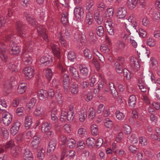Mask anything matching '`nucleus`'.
<instances>
[{
  "label": "nucleus",
  "instance_id": "f257e3e1",
  "mask_svg": "<svg viewBox=\"0 0 160 160\" xmlns=\"http://www.w3.org/2000/svg\"><path fill=\"white\" fill-rule=\"evenodd\" d=\"M25 47L22 51L23 60L26 64H30L32 62V59L30 52L32 51L34 43L32 41H28L25 40Z\"/></svg>",
  "mask_w": 160,
  "mask_h": 160
},
{
  "label": "nucleus",
  "instance_id": "f03ea898",
  "mask_svg": "<svg viewBox=\"0 0 160 160\" xmlns=\"http://www.w3.org/2000/svg\"><path fill=\"white\" fill-rule=\"evenodd\" d=\"M51 48L54 55L59 58L58 67L62 73L67 72V68L63 63V60L60 58V52L59 47L55 44H51Z\"/></svg>",
  "mask_w": 160,
  "mask_h": 160
},
{
  "label": "nucleus",
  "instance_id": "7ed1b4c3",
  "mask_svg": "<svg viewBox=\"0 0 160 160\" xmlns=\"http://www.w3.org/2000/svg\"><path fill=\"white\" fill-rule=\"evenodd\" d=\"M126 33L123 32L122 34V37L125 41L128 43H130L133 47L136 48L138 44L137 43L134 39V38L130 36L129 32Z\"/></svg>",
  "mask_w": 160,
  "mask_h": 160
},
{
  "label": "nucleus",
  "instance_id": "20e7f679",
  "mask_svg": "<svg viewBox=\"0 0 160 160\" xmlns=\"http://www.w3.org/2000/svg\"><path fill=\"white\" fill-rule=\"evenodd\" d=\"M2 119L3 123L7 126H9L12 121V115L7 111L3 112L2 115Z\"/></svg>",
  "mask_w": 160,
  "mask_h": 160
},
{
  "label": "nucleus",
  "instance_id": "39448f33",
  "mask_svg": "<svg viewBox=\"0 0 160 160\" xmlns=\"http://www.w3.org/2000/svg\"><path fill=\"white\" fill-rule=\"evenodd\" d=\"M16 26L17 31L19 35L21 37H26V32L24 31L25 26L22 24V22L18 21L17 22Z\"/></svg>",
  "mask_w": 160,
  "mask_h": 160
},
{
  "label": "nucleus",
  "instance_id": "423d86ee",
  "mask_svg": "<svg viewBox=\"0 0 160 160\" xmlns=\"http://www.w3.org/2000/svg\"><path fill=\"white\" fill-rule=\"evenodd\" d=\"M37 30L39 35H41L43 39L46 42H48L49 39L46 33V29L44 26H39L37 28Z\"/></svg>",
  "mask_w": 160,
  "mask_h": 160
},
{
  "label": "nucleus",
  "instance_id": "0eeeda50",
  "mask_svg": "<svg viewBox=\"0 0 160 160\" xmlns=\"http://www.w3.org/2000/svg\"><path fill=\"white\" fill-rule=\"evenodd\" d=\"M128 20L132 24L131 25H130L127 26L126 25L125 27V29L127 32H129V34H131L130 30V28H132V27L133 28H135L137 26V24L135 21V18H134L132 15H131L129 16L128 19Z\"/></svg>",
  "mask_w": 160,
  "mask_h": 160
},
{
  "label": "nucleus",
  "instance_id": "6e6552de",
  "mask_svg": "<svg viewBox=\"0 0 160 160\" xmlns=\"http://www.w3.org/2000/svg\"><path fill=\"white\" fill-rule=\"evenodd\" d=\"M69 78L68 74H65L63 76V86L64 92L66 93L69 92Z\"/></svg>",
  "mask_w": 160,
  "mask_h": 160
},
{
  "label": "nucleus",
  "instance_id": "1a4fd4ad",
  "mask_svg": "<svg viewBox=\"0 0 160 160\" xmlns=\"http://www.w3.org/2000/svg\"><path fill=\"white\" fill-rule=\"evenodd\" d=\"M52 57L48 54L42 56L40 60L41 64L45 63L46 65L50 64L52 62Z\"/></svg>",
  "mask_w": 160,
  "mask_h": 160
},
{
  "label": "nucleus",
  "instance_id": "9d476101",
  "mask_svg": "<svg viewBox=\"0 0 160 160\" xmlns=\"http://www.w3.org/2000/svg\"><path fill=\"white\" fill-rule=\"evenodd\" d=\"M21 126V123L19 121L15 122L11 128V134L13 135H16L18 132Z\"/></svg>",
  "mask_w": 160,
  "mask_h": 160
},
{
  "label": "nucleus",
  "instance_id": "9b49d317",
  "mask_svg": "<svg viewBox=\"0 0 160 160\" xmlns=\"http://www.w3.org/2000/svg\"><path fill=\"white\" fill-rule=\"evenodd\" d=\"M34 70L32 67H27L24 69L23 72L28 79L31 78L34 75Z\"/></svg>",
  "mask_w": 160,
  "mask_h": 160
},
{
  "label": "nucleus",
  "instance_id": "f8f14e48",
  "mask_svg": "<svg viewBox=\"0 0 160 160\" xmlns=\"http://www.w3.org/2000/svg\"><path fill=\"white\" fill-rule=\"evenodd\" d=\"M57 141L56 139L53 138L49 142L47 148L48 153L53 152L56 148L57 145Z\"/></svg>",
  "mask_w": 160,
  "mask_h": 160
},
{
  "label": "nucleus",
  "instance_id": "ddd939ff",
  "mask_svg": "<svg viewBox=\"0 0 160 160\" xmlns=\"http://www.w3.org/2000/svg\"><path fill=\"white\" fill-rule=\"evenodd\" d=\"M45 109L41 105L37 106L34 112V114L36 116H42L45 112Z\"/></svg>",
  "mask_w": 160,
  "mask_h": 160
},
{
  "label": "nucleus",
  "instance_id": "4468645a",
  "mask_svg": "<svg viewBox=\"0 0 160 160\" xmlns=\"http://www.w3.org/2000/svg\"><path fill=\"white\" fill-rule=\"evenodd\" d=\"M41 140V138L38 135L34 136L31 143L32 147L35 149L37 148L39 146Z\"/></svg>",
  "mask_w": 160,
  "mask_h": 160
},
{
  "label": "nucleus",
  "instance_id": "2eb2a0df",
  "mask_svg": "<svg viewBox=\"0 0 160 160\" xmlns=\"http://www.w3.org/2000/svg\"><path fill=\"white\" fill-rule=\"evenodd\" d=\"M105 26L108 33L110 35L114 34L113 27L112 25V22L110 21H107L105 23Z\"/></svg>",
  "mask_w": 160,
  "mask_h": 160
},
{
  "label": "nucleus",
  "instance_id": "dca6fc26",
  "mask_svg": "<svg viewBox=\"0 0 160 160\" xmlns=\"http://www.w3.org/2000/svg\"><path fill=\"white\" fill-rule=\"evenodd\" d=\"M81 74L83 79H86L88 74V68L82 65L79 66Z\"/></svg>",
  "mask_w": 160,
  "mask_h": 160
},
{
  "label": "nucleus",
  "instance_id": "f3484780",
  "mask_svg": "<svg viewBox=\"0 0 160 160\" xmlns=\"http://www.w3.org/2000/svg\"><path fill=\"white\" fill-rule=\"evenodd\" d=\"M127 13V11L126 8L121 7L118 9L117 12V16L119 18H124Z\"/></svg>",
  "mask_w": 160,
  "mask_h": 160
},
{
  "label": "nucleus",
  "instance_id": "a211bd4d",
  "mask_svg": "<svg viewBox=\"0 0 160 160\" xmlns=\"http://www.w3.org/2000/svg\"><path fill=\"white\" fill-rule=\"evenodd\" d=\"M78 117L79 121L81 122H83L87 117V111L86 110L82 109L78 111Z\"/></svg>",
  "mask_w": 160,
  "mask_h": 160
},
{
  "label": "nucleus",
  "instance_id": "6ab92c4d",
  "mask_svg": "<svg viewBox=\"0 0 160 160\" xmlns=\"http://www.w3.org/2000/svg\"><path fill=\"white\" fill-rule=\"evenodd\" d=\"M70 72L72 74L73 78L78 82L80 81V77L78 71L77 69L73 67H71L69 68Z\"/></svg>",
  "mask_w": 160,
  "mask_h": 160
},
{
  "label": "nucleus",
  "instance_id": "aec40b11",
  "mask_svg": "<svg viewBox=\"0 0 160 160\" xmlns=\"http://www.w3.org/2000/svg\"><path fill=\"white\" fill-rule=\"evenodd\" d=\"M38 96L40 100L45 101L48 97V92L46 90L41 89L38 92Z\"/></svg>",
  "mask_w": 160,
  "mask_h": 160
},
{
  "label": "nucleus",
  "instance_id": "412c9836",
  "mask_svg": "<svg viewBox=\"0 0 160 160\" xmlns=\"http://www.w3.org/2000/svg\"><path fill=\"white\" fill-rule=\"evenodd\" d=\"M11 48L10 53L12 54H16L19 53L20 50L19 48L17 46V44L11 43L10 44Z\"/></svg>",
  "mask_w": 160,
  "mask_h": 160
},
{
  "label": "nucleus",
  "instance_id": "4be33fe9",
  "mask_svg": "<svg viewBox=\"0 0 160 160\" xmlns=\"http://www.w3.org/2000/svg\"><path fill=\"white\" fill-rule=\"evenodd\" d=\"M25 125L26 128L29 129L31 127L32 123V117L29 115H27L25 118Z\"/></svg>",
  "mask_w": 160,
  "mask_h": 160
},
{
  "label": "nucleus",
  "instance_id": "5701e85b",
  "mask_svg": "<svg viewBox=\"0 0 160 160\" xmlns=\"http://www.w3.org/2000/svg\"><path fill=\"white\" fill-rule=\"evenodd\" d=\"M138 86L142 92H146L147 88L145 84V80L143 78L139 79Z\"/></svg>",
  "mask_w": 160,
  "mask_h": 160
},
{
  "label": "nucleus",
  "instance_id": "b1692460",
  "mask_svg": "<svg viewBox=\"0 0 160 160\" xmlns=\"http://www.w3.org/2000/svg\"><path fill=\"white\" fill-rule=\"evenodd\" d=\"M24 16L30 24L33 26H34L36 25L35 20L31 14L27 12H25L24 13Z\"/></svg>",
  "mask_w": 160,
  "mask_h": 160
},
{
  "label": "nucleus",
  "instance_id": "393cba45",
  "mask_svg": "<svg viewBox=\"0 0 160 160\" xmlns=\"http://www.w3.org/2000/svg\"><path fill=\"white\" fill-rule=\"evenodd\" d=\"M61 21L64 26L67 25L69 23L68 13L66 12H64L62 15Z\"/></svg>",
  "mask_w": 160,
  "mask_h": 160
},
{
  "label": "nucleus",
  "instance_id": "a878e982",
  "mask_svg": "<svg viewBox=\"0 0 160 160\" xmlns=\"http://www.w3.org/2000/svg\"><path fill=\"white\" fill-rule=\"evenodd\" d=\"M74 12L76 16L78 17L82 15L84 12L83 8L79 6H77L74 8Z\"/></svg>",
  "mask_w": 160,
  "mask_h": 160
},
{
  "label": "nucleus",
  "instance_id": "bb28decb",
  "mask_svg": "<svg viewBox=\"0 0 160 160\" xmlns=\"http://www.w3.org/2000/svg\"><path fill=\"white\" fill-rule=\"evenodd\" d=\"M138 0H127L126 3L129 9L132 10L136 7Z\"/></svg>",
  "mask_w": 160,
  "mask_h": 160
},
{
  "label": "nucleus",
  "instance_id": "cd10ccee",
  "mask_svg": "<svg viewBox=\"0 0 160 160\" xmlns=\"http://www.w3.org/2000/svg\"><path fill=\"white\" fill-rule=\"evenodd\" d=\"M94 19L95 21L98 25L102 24L103 22V18L102 15L98 12H95Z\"/></svg>",
  "mask_w": 160,
  "mask_h": 160
},
{
  "label": "nucleus",
  "instance_id": "c85d7f7f",
  "mask_svg": "<svg viewBox=\"0 0 160 160\" xmlns=\"http://www.w3.org/2000/svg\"><path fill=\"white\" fill-rule=\"evenodd\" d=\"M69 91H70L72 94H75L78 92V84L75 83L72 84L70 87H69Z\"/></svg>",
  "mask_w": 160,
  "mask_h": 160
},
{
  "label": "nucleus",
  "instance_id": "c756f323",
  "mask_svg": "<svg viewBox=\"0 0 160 160\" xmlns=\"http://www.w3.org/2000/svg\"><path fill=\"white\" fill-rule=\"evenodd\" d=\"M45 150L42 148H40L37 151V158L39 160H43L45 157Z\"/></svg>",
  "mask_w": 160,
  "mask_h": 160
},
{
  "label": "nucleus",
  "instance_id": "7c9ffc66",
  "mask_svg": "<svg viewBox=\"0 0 160 160\" xmlns=\"http://www.w3.org/2000/svg\"><path fill=\"white\" fill-rule=\"evenodd\" d=\"M26 83H21L18 86L17 92L19 93H23L25 92L26 90Z\"/></svg>",
  "mask_w": 160,
  "mask_h": 160
},
{
  "label": "nucleus",
  "instance_id": "2f4dec72",
  "mask_svg": "<svg viewBox=\"0 0 160 160\" xmlns=\"http://www.w3.org/2000/svg\"><path fill=\"white\" fill-rule=\"evenodd\" d=\"M51 118L52 120L54 122H56L58 120V114L57 109L53 108L52 109L51 113Z\"/></svg>",
  "mask_w": 160,
  "mask_h": 160
},
{
  "label": "nucleus",
  "instance_id": "473e14b6",
  "mask_svg": "<svg viewBox=\"0 0 160 160\" xmlns=\"http://www.w3.org/2000/svg\"><path fill=\"white\" fill-rule=\"evenodd\" d=\"M137 98L134 95H132L129 97L128 100V104L129 106L132 107H135Z\"/></svg>",
  "mask_w": 160,
  "mask_h": 160
},
{
  "label": "nucleus",
  "instance_id": "72a5a7b5",
  "mask_svg": "<svg viewBox=\"0 0 160 160\" xmlns=\"http://www.w3.org/2000/svg\"><path fill=\"white\" fill-rule=\"evenodd\" d=\"M113 14V9L112 8H108L104 14V17L108 19L112 17Z\"/></svg>",
  "mask_w": 160,
  "mask_h": 160
},
{
  "label": "nucleus",
  "instance_id": "f704fd0d",
  "mask_svg": "<svg viewBox=\"0 0 160 160\" xmlns=\"http://www.w3.org/2000/svg\"><path fill=\"white\" fill-rule=\"evenodd\" d=\"M87 132L86 129L84 128H81L78 131V135L80 137L83 138L87 135Z\"/></svg>",
  "mask_w": 160,
  "mask_h": 160
},
{
  "label": "nucleus",
  "instance_id": "c9c22d12",
  "mask_svg": "<svg viewBox=\"0 0 160 160\" xmlns=\"http://www.w3.org/2000/svg\"><path fill=\"white\" fill-rule=\"evenodd\" d=\"M94 4L93 1L92 0H88L86 3V8L87 10H88L89 13L92 10V6Z\"/></svg>",
  "mask_w": 160,
  "mask_h": 160
},
{
  "label": "nucleus",
  "instance_id": "e433bc0d",
  "mask_svg": "<svg viewBox=\"0 0 160 160\" xmlns=\"http://www.w3.org/2000/svg\"><path fill=\"white\" fill-rule=\"evenodd\" d=\"M46 76L48 80H50L53 75V72L50 68H47L44 70Z\"/></svg>",
  "mask_w": 160,
  "mask_h": 160
},
{
  "label": "nucleus",
  "instance_id": "4c0bfd02",
  "mask_svg": "<svg viewBox=\"0 0 160 160\" xmlns=\"http://www.w3.org/2000/svg\"><path fill=\"white\" fill-rule=\"evenodd\" d=\"M104 125L106 128H110L113 126V122L109 118H106L105 120Z\"/></svg>",
  "mask_w": 160,
  "mask_h": 160
},
{
  "label": "nucleus",
  "instance_id": "58836bf2",
  "mask_svg": "<svg viewBox=\"0 0 160 160\" xmlns=\"http://www.w3.org/2000/svg\"><path fill=\"white\" fill-rule=\"evenodd\" d=\"M36 101L37 100L35 98H31L27 105V108L30 110L35 106Z\"/></svg>",
  "mask_w": 160,
  "mask_h": 160
},
{
  "label": "nucleus",
  "instance_id": "ea45409f",
  "mask_svg": "<svg viewBox=\"0 0 160 160\" xmlns=\"http://www.w3.org/2000/svg\"><path fill=\"white\" fill-rule=\"evenodd\" d=\"M5 40L10 42L9 45L12 43H16V37L12 34L8 35L6 38Z\"/></svg>",
  "mask_w": 160,
  "mask_h": 160
},
{
  "label": "nucleus",
  "instance_id": "a19ab883",
  "mask_svg": "<svg viewBox=\"0 0 160 160\" xmlns=\"http://www.w3.org/2000/svg\"><path fill=\"white\" fill-rule=\"evenodd\" d=\"M67 143L68 147L70 148H72L75 147L76 142L73 139L69 138L68 139Z\"/></svg>",
  "mask_w": 160,
  "mask_h": 160
},
{
  "label": "nucleus",
  "instance_id": "79ce46f5",
  "mask_svg": "<svg viewBox=\"0 0 160 160\" xmlns=\"http://www.w3.org/2000/svg\"><path fill=\"white\" fill-rule=\"evenodd\" d=\"M0 129L1 130L3 137L5 139H7L9 137V132L7 129L3 127H0Z\"/></svg>",
  "mask_w": 160,
  "mask_h": 160
},
{
  "label": "nucleus",
  "instance_id": "37998d69",
  "mask_svg": "<svg viewBox=\"0 0 160 160\" xmlns=\"http://www.w3.org/2000/svg\"><path fill=\"white\" fill-rule=\"evenodd\" d=\"M95 112L92 108H90L88 110V118L90 120H92L95 117Z\"/></svg>",
  "mask_w": 160,
  "mask_h": 160
},
{
  "label": "nucleus",
  "instance_id": "c03bdc74",
  "mask_svg": "<svg viewBox=\"0 0 160 160\" xmlns=\"http://www.w3.org/2000/svg\"><path fill=\"white\" fill-rule=\"evenodd\" d=\"M95 140L93 138H88L86 140L87 144L89 147L94 146L95 145Z\"/></svg>",
  "mask_w": 160,
  "mask_h": 160
},
{
  "label": "nucleus",
  "instance_id": "a18cd8bd",
  "mask_svg": "<svg viewBox=\"0 0 160 160\" xmlns=\"http://www.w3.org/2000/svg\"><path fill=\"white\" fill-rule=\"evenodd\" d=\"M93 21V15L91 13H88L86 16L85 22L89 25H91Z\"/></svg>",
  "mask_w": 160,
  "mask_h": 160
},
{
  "label": "nucleus",
  "instance_id": "49530a36",
  "mask_svg": "<svg viewBox=\"0 0 160 160\" xmlns=\"http://www.w3.org/2000/svg\"><path fill=\"white\" fill-rule=\"evenodd\" d=\"M91 130L92 134L93 135L97 136L98 135V128L97 125L94 124L91 125Z\"/></svg>",
  "mask_w": 160,
  "mask_h": 160
},
{
  "label": "nucleus",
  "instance_id": "de8ad7c7",
  "mask_svg": "<svg viewBox=\"0 0 160 160\" xmlns=\"http://www.w3.org/2000/svg\"><path fill=\"white\" fill-rule=\"evenodd\" d=\"M147 45L150 47L155 46L156 42L155 40L152 38H149L148 39L146 42Z\"/></svg>",
  "mask_w": 160,
  "mask_h": 160
},
{
  "label": "nucleus",
  "instance_id": "09e8293b",
  "mask_svg": "<svg viewBox=\"0 0 160 160\" xmlns=\"http://www.w3.org/2000/svg\"><path fill=\"white\" fill-rule=\"evenodd\" d=\"M97 33L98 35L100 37H102L104 35V31L103 28L102 26H99L96 28Z\"/></svg>",
  "mask_w": 160,
  "mask_h": 160
},
{
  "label": "nucleus",
  "instance_id": "8fccbe9b",
  "mask_svg": "<svg viewBox=\"0 0 160 160\" xmlns=\"http://www.w3.org/2000/svg\"><path fill=\"white\" fill-rule=\"evenodd\" d=\"M8 68L12 72H16L18 71L17 66L14 62L9 63L7 66Z\"/></svg>",
  "mask_w": 160,
  "mask_h": 160
},
{
  "label": "nucleus",
  "instance_id": "3c124183",
  "mask_svg": "<svg viewBox=\"0 0 160 160\" xmlns=\"http://www.w3.org/2000/svg\"><path fill=\"white\" fill-rule=\"evenodd\" d=\"M12 154L14 157H16L20 153V150L18 147H16L15 146L11 150Z\"/></svg>",
  "mask_w": 160,
  "mask_h": 160
},
{
  "label": "nucleus",
  "instance_id": "603ef678",
  "mask_svg": "<svg viewBox=\"0 0 160 160\" xmlns=\"http://www.w3.org/2000/svg\"><path fill=\"white\" fill-rule=\"evenodd\" d=\"M50 129V124L46 122H44L42 124V132H47Z\"/></svg>",
  "mask_w": 160,
  "mask_h": 160
},
{
  "label": "nucleus",
  "instance_id": "864d4df0",
  "mask_svg": "<svg viewBox=\"0 0 160 160\" xmlns=\"http://www.w3.org/2000/svg\"><path fill=\"white\" fill-rule=\"evenodd\" d=\"M55 98L57 102L59 103H61L62 102V93L60 92V91L58 90L56 93Z\"/></svg>",
  "mask_w": 160,
  "mask_h": 160
},
{
  "label": "nucleus",
  "instance_id": "5fc2aeb1",
  "mask_svg": "<svg viewBox=\"0 0 160 160\" xmlns=\"http://www.w3.org/2000/svg\"><path fill=\"white\" fill-rule=\"evenodd\" d=\"M97 9L100 11H103L106 8V5L103 2L100 1L97 5Z\"/></svg>",
  "mask_w": 160,
  "mask_h": 160
},
{
  "label": "nucleus",
  "instance_id": "6e6d98bb",
  "mask_svg": "<svg viewBox=\"0 0 160 160\" xmlns=\"http://www.w3.org/2000/svg\"><path fill=\"white\" fill-rule=\"evenodd\" d=\"M115 114L117 118L119 120H122L124 119L125 115L119 111H117L115 112Z\"/></svg>",
  "mask_w": 160,
  "mask_h": 160
},
{
  "label": "nucleus",
  "instance_id": "4d7b16f0",
  "mask_svg": "<svg viewBox=\"0 0 160 160\" xmlns=\"http://www.w3.org/2000/svg\"><path fill=\"white\" fill-rule=\"evenodd\" d=\"M89 152L87 150H82L81 154V158L82 159H85L87 158L89 155Z\"/></svg>",
  "mask_w": 160,
  "mask_h": 160
},
{
  "label": "nucleus",
  "instance_id": "13d9d810",
  "mask_svg": "<svg viewBox=\"0 0 160 160\" xmlns=\"http://www.w3.org/2000/svg\"><path fill=\"white\" fill-rule=\"evenodd\" d=\"M15 146L13 142L12 141L8 142L6 144L4 145V148L6 149H11Z\"/></svg>",
  "mask_w": 160,
  "mask_h": 160
},
{
  "label": "nucleus",
  "instance_id": "bf43d9fd",
  "mask_svg": "<svg viewBox=\"0 0 160 160\" xmlns=\"http://www.w3.org/2000/svg\"><path fill=\"white\" fill-rule=\"evenodd\" d=\"M115 65L116 71L118 73H121L122 72L123 69L120 63L117 62H115Z\"/></svg>",
  "mask_w": 160,
  "mask_h": 160
},
{
  "label": "nucleus",
  "instance_id": "052dcab7",
  "mask_svg": "<svg viewBox=\"0 0 160 160\" xmlns=\"http://www.w3.org/2000/svg\"><path fill=\"white\" fill-rule=\"evenodd\" d=\"M75 155L76 152L73 150H71L68 152L66 157L70 159L73 158Z\"/></svg>",
  "mask_w": 160,
  "mask_h": 160
},
{
  "label": "nucleus",
  "instance_id": "680f3d73",
  "mask_svg": "<svg viewBox=\"0 0 160 160\" xmlns=\"http://www.w3.org/2000/svg\"><path fill=\"white\" fill-rule=\"evenodd\" d=\"M123 130L124 133L126 134H129L131 132V129L128 125L125 124L123 126Z\"/></svg>",
  "mask_w": 160,
  "mask_h": 160
},
{
  "label": "nucleus",
  "instance_id": "e2e57ef3",
  "mask_svg": "<svg viewBox=\"0 0 160 160\" xmlns=\"http://www.w3.org/2000/svg\"><path fill=\"white\" fill-rule=\"evenodd\" d=\"M83 54L84 56L89 59L92 57V54L90 50L88 49H85L83 51Z\"/></svg>",
  "mask_w": 160,
  "mask_h": 160
},
{
  "label": "nucleus",
  "instance_id": "0e129e2a",
  "mask_svg": "<svg viewBox=\"0 0 160 160\" xmlns=\"http://www.w3.org/2000/svg\"><path fill=\"white\" fill-rule=\"evenodd\" d=\"M68 58L71 61H73L76 58V55L73 51H70L68 53Z\"/></svg>",
  "mask_w": 160,
  "mask_h": 160
},
{
  "label": "nucleus",
  "instance_id": "69168bd1",
  "mask_svg": "<svg viewBox=\"0 0 160 160\" xmlns=\"http://www.w3.org/2000/svg\"><path fill=\"white\" fill-rule=\"evenodd\" d=\"M152 19L154 21L160 19V13L158 11L154 12L152 14Z\"/></svg>",
  "mask_w": 160,
  "mask_h": 160
},
{
  "label": "nucleus",
  "instance_id": "338daca9",
  "mask_svg": "<svg viewBox=\"0 0 160 160\" xmlns=\"http://www.w3.org/2000/svg\"><path fill=\"white\" fill-rule=\"evenodd\" d=\"M100 49L101 52L105 53H108L109 51L108 46L104 44L101 45Z\"/></svg>",
  "mask_w": 160,
  "mask_h": 160
},
{
  "label": "nucleus",
  "instance_id": "774afa93",
  "mask_svg": "<svg viewBox=\"0 0 160 160\" xmlns=\"http://www.w3.org/2000/svg\"><path fill=\"white\" fill-rule=\"evenodd\" d=\"M124 76L128 80L131 79V76L130 72L127 69H124L123 70Z\"/></svg>",
  "mask_w": 160,
  "mask_h": 160
}]
</instances>
